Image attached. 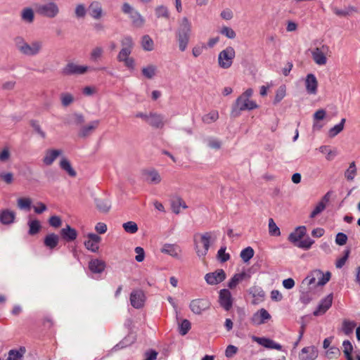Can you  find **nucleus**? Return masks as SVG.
<instances>
[{"instance_id": "1", "label": "nucleus", "mask_w": 360, "mask_h": 360, "mask_svg": "<svg viewBox=\"0 0 360 360\" xmlns=\"http://www.w3.org/2000/svg\"><path fill=\"white\" fill-rule=\"evenodd\" d=\"M192 32V25L187 17H183L178 21L176 39L179 49L184 51L188 47Z\"/></svg>"}, {"instance_id": "2", "label": "nucleus", "mask_w": 360, "mask_h": 360, "mask_svg": "<svg viewBox=\"0 0 360 360\" xmlns=\"http://www.w3.org/2000/svg\"><path fill=\"white\" fill-rule=\"evenodd\" d=\"M122 49L117 54V59L124 63V66L132 70L135 68V60L130 57L134 46V41L131 37L124 36L121 39Z\"/></svg>"}, {"instance_id": "3", "label": "nucleus", "mask_w": 360, "mask_h": 360, "mask_svg": "<svg viewBox=\"0 0 360 360\" xmlns=\"http://www.w3.org/2000/svg\"><path fill=\"white\" fill-rule=\"evenodd\" d=\"M217 239L215 232H205L194 236V246L197 255L200 258H204L207 254L210 245Z\"/></svg>"}, {"instance_id": "4", "label": "nucleus", "mask_w": 360, "mask_h": 360, "mask_svg": "<svg viewBox=\"0 0 360 360\" xmlns=\"http://www.w3.org/2000/svg\"><path fill=\"white\" fill-rule=\"evenodd\" d=\"M253 94L252 89H248L243 93L236 101L232 106L231 115L237 117L241 111L251 110L258 108V105L255 101L251 100L250 98Z\"/></svg>"}, {"instance_id": "5", "label": "nucleus", "mask_w": 360, "mask_h": 360, "mask_svg": "<svg viewBox=\"0 0 360 360\" xmlns=\"http://www.w3.org/2000/svg\"><path fill=\"white\" fill-rule=\"evenodd\" d=\"M14 43L18 51L26 56H35L39 54L44 46L41 40H33L27 43L22 37H16Z\"/></svg>"}, {"instance_id": "6", "label": "nucleus", "mask_w": 360, "mask_h": 360, "mask_svg": "<svg viewBox=\"0 0 360 360\" xmlns=\"http://www.w3.org/2000/svg\"><path fill=\"white\" fill-rule=\"evenodd\" d=\"M330 47L326 44H323L311 51V57L316 65L322 66L327 63V58L330 56Z\"/></svg>"}, {"instance_id": "7", "label": "nucleus", "mask_w": 360, "mask_h": 360, "mask_svg": "<svg viewBox=\"0 0 360 360\" xmlns=\"http://www.w3.org/2000/svg\"><path fill=\"white\" fill-rule=\"evenodd\" d=\"M236 56V52L232 46H228L218 55V65L221 68L228 69L232 64Z\"/></svg>"}, {"instance_id": "8", "label": "nucleus", "mask_w": 360, "mask_h": 360, "mask_svg": "<svg viewBox=\"0 0 360 360\" xmlns=\"http://www.w3.org/2000/svg\"><path fill=\"white\" fill-rule=\"evenodd\" d=\"M35 10L38 14L49 18H53L59 13V8L54 2L36 4Z\"/></svg>"}, {"instance_id": "9", "label": "nucleus", "mask_w": 360, "mask_h": 360, "mask_svg": "<svg viewBox=\"0 0 360 360\" xmlns=\"http://www.w3.org/2000/svg\"><path fill=\"white\" fill-rule=\"evenodd\" d=\"M122 11L124 13L127 14L132 21V24L136 27H141L144 24V19L141 14L136 11L128 3L122 5Z\"/></svg>"}, {"instance_id": "10", "label": "nucleus", "mask_w": 360, "mask_h": 360, "mask_svg": "<svg viewBox=\"0 0 360 360\" xmlns=\"http://www.w3.org/2000/svg\"><path fill=\"white\" fill-rule=\"evenodd\" d=\"M210 302L206 298H198L193 300L189 304V307L193 313L201 314L204 311L210 307Z\"/></svg>"}, {"instance_id": "11", "label": "nucleus", "mask_w": 360, "mask_h": 360, "mask_svg": "<svg viewBox=\"0 0 360 360\" xmlns=\"http://www.w3.org/2000/svg\"><path fill=\"white\" fill-rule=\"evenodd\" d=\"M226 278V274L221 269H218L213 272H210L205 275L206 283L210 285H217L224 281Z\"/></svg>"}, {"instance_id": "12", "label": "nucleus", "mask_w": 360, "mask_h": 360, "mask_svg": "<svg viewBox=\"0 0 360 360\" xmlns=\"http://www.w3.org/2000/svg\"><path fill=\"white\" fill-rule=\"evenodd\" d=\"M89 68L87 65H79L71 62L63 68L62 73L64 75H84Z\"/></svg>"}, {"instance_id": "13", "label": "nucleus", "mask_w": 360, "mask_h": 360, "mask_svg": "<svg viewBox=\"0 0 360 360\" xmlns=\"http://www.w3.org/2000/svg\"><path fill=\"white\" fill-rule=\"evenodd\" d=\"M219 302L220 306L226 311H229L233 305V298L228 289H221L219 291Z\"/></svg>"}, {"instance_id": "14", "label": "nucleus", "mask_w": 360, "mask_h": 360, "mask_svg": "<svg viewBox=\"0 0 360 360\" xmlns=\"http://www.w3.org/2000/svg\"><path fill=\"white\" fill-rule=\"evenodd\" d=\"M146 297L141 290H134L130 294V303L134 308L141 309L143 307Z\"/></svg>"}, {"instance_id": "15", "label": "nucleus", "mask_w": 360, "mask_h": 360, "mask_svg": "<svg viewBox=\"0 0 360 360\" xmlns=\"http://www.w3.org/2000/svg\"><path fill=\"white\" fill-rule=\"evenodd\" d=\"M86 237L87 239L84 243L85 248L92 252H97L99 249V243L101 240V238L92 233H88Z\"/></svg>"}, {"instance_id": "16", "label": "nucleus", "mask_w": 360, "mask_h": 360, "mask_svg": "<svg viewBox=\"0 0 360 360\" xmlns=\"http://www.w3.org/2000/svg\"><path fill=\"white\" fill-rule=\"evenodd\" d=\"M306 91L309 94L316 95L317 94L318 81L314 74H308L304 81Z\"/></svg>"}, {"instance_id": "17", "label": "nucleus", "mask_w": 360, "mask_h": 360, "mask_svg": "<svg viewBox=\"0 0 360 360\" xmlns=\"http://www.w3.org/2000/svg\"><path fill=\"white\" fill-rule=\"evenodd\" d=\"M333 302V295L329 294L321 300L317 309L314 311V316H320L325 314L331 307Z\"/></svg>"}, {"instance_id": "18", "label": "nucleus", "mask_w": 360, "mask_h": 360, "mask_svg": "<svg viewBox=\"0 0 360 360\" xmlns=\"http://www.w3.org/2000/svg\"><path fill=\"white\" fill-rule=\"evenodd\" d=\"M318 357V350L314 346L305 347L299 354L300 360H315Z\"/></svg>"}, {"instance_id": "19", "label": "nucleus", "mask_w": 360, "mask_h": 360, "mask_svg": "<svg viewBox=\"0 0 360 360\" xmlns=\"http://www.w3.org/2000/svg\"><path fill=\"white\" fill-rule=\"evenodd\" d=\"M161 252L174 258L179 259L181 257V249L176 244L166 243L161 248Z\"/></svg>"}, {"instance_id": "20", "label": "nucleus", "mask_w": 360, "mask_h": 360, "mask_svg": "<svg viewBox=\"0 0 360 360\" xmlns=\"http://www.w3.org/2000/svg\"><path fill=\"white\" fill-rule=\"evenodd\" d=\"M331 9L335 15L338 17H348L358 12L356 7L354 6H347L342 8L336 6H331Z\"/></svg>"}, {"instance_id": "21", "label": "nucleus", "mask_w": 360, "mask_h": 360, "mask_svg": "<svg viewBox=\"0 0 360 360\" xmlns=\"http://www.w3.org/2000/svg\"><path fill=\"white\" fill-rule=\"evenodd\" d=\"M88 12L92 18L99 20L103 15L101 4L97 1L91 2L89 6Z\"/></svg>"}, {"instance_id": "22", "label": "nucleus", "mask_w": 360, "mask_h": 360, "mask_svg": "<svg viewBox=\"0 0 360 360\" xmlns=\"http://www.w3.org/2000/svg\"><path fill=\"white\" fill-rule=\"evenodd\" d=\"M271 319V315L264 309H261L253 314L252 322L255 325H261Z\"/></svg>"}, {"instance_id": "23", "label": "nucleus", "mask_w": 360, "mask_h": 360, "mask_svg": "<svg viewBox=\"0 0 360 360\" xmlns=\"http://www.w3.org/2000/svg\"><path fill=\"white\" fill-rule=\"evenodd\" d=\"M306 233L307 229L304 226H298L289 235L288 240L296 246L297 243L302 240Z\"/></svg>"}, {"instance_id": "24", "label": "nucleus", "mask_w": 360, "mask_h": 360, "mask_svg": "<svg viewBox=\"0 0 360 360\" xmlns=\"http://www.w3.org/2000/svg\"><path fill=\"white\" fill-rule=\"evenodd\" d=\"M252 340L255 342H256L258 344L264 346L266 348H268V349H277V350H281L282 349V346L280 344L274 342V340H272L271 339H269V338H259V337L254 336L252 338Z\"/></svg>"}, {"instance_id": "25", "label": "nucleus", "mask_w": 360, "mask_h": 360, "mask_svg": "<svg viewBox=\"0 0 360 360\" xmlns=\"http://www.w3.org/2000/svg\"><path fill=\"white\" fill-rule=\"evenodd\" d=\"M16 214L9 209H4L0 212V222L4 225H10L14 223Z\"/></svg>"}, {"instance_id": "26", "label": "nucleus", "mask_w": 360, "mask_h": 360, "mask_svg": "<svg viewBox=\"0 0 360 360\" xmlns=\"http://www.w3.org/2000/svg\"><path fill=\"white\" fill-rule=\"evenodd\" d=\"M100 124V121L98 120H93L89 122L88 124L83 126L81 127L79 131V136L82 138H85L89 136L94 130H95L98 125Z\"/></svg>"}, {"instance_id": "27", "label": "nucleus", "mask_w": 360, "mask_h": 360, "mask_svg": "<svg viewBox=\"0 0 360 360\" xmlns=\"http://www.w3.org/2000/svg\"><path fill=\"white\" fill-rule=\"evenodd\" d=\"M170 206L172 212L176 214H179L181 212V207L183 209L188 208L185 201L179 196H173L171 198Z\"/></svg>"}, {"instance_id": "28", "label": "nucleus", "mask_w": 360, "mask_h": 360, "mask_svg": "<svg viewBox=\"0 0 360 360\" xmlns=\"http://www.w3.org/2000/svg\"><path fill=\"white\" fill-rule=\"evenodd\" d=\"M105 268L104 261L99 259H92L89 262V269L93 274H101Z\"/></svg>"}, {"instance_id": "29", "label": "nucleus", "mask_w": 360, "mask_h": 360, "mask_svg": "<svg viewBox=\"0 0 360 360\" xmlns=\"http://www.w3.org/2000/svg\"><path fill=\"white\" fill-rule=\"evenodd\" d=\"M62 154V150L58 149H49L45 153L43 162L47 165H51L56 158Z\"/></svg>"}, {"instance_id": "30", "label": "nucleus", "mask_w": 360, "mask_h": 360, "mask_svg": "<svg viewBox=\"0 0 360 360\" xmlns=\"http://www.w3.org/2000/svg\"><path fill=\"white\" fill-rule=\"evenodd\" d=\"M312 276L316 279L317 285L323 286L329 281L331 274L329 271L324 274L321 270L316 269L312 271Z\"/></svg>"}, {"instance_id": "31", "label": "nucleus", "mask_w": 360, "mask_h": 360, "mask_svg": "<svg viewBox=\"0 0 360 360\" xmlns=\"http://www.w3.org/2000/svg\"><path fill=\"white\" fill-rule=\"evenodd\" d=\"M60 236L66 241H73L77 237V231L70 225H66L60 230Z\"/></svg>"}, {"instance_id": "32", "label": "nucleus", "mask_w": 360, "mask_h": 360, "mask_svg": "<svg viewBox=\"0 0 360 360\" xmlns=\"http://www.w3.org/2000/svg\"><path fill=\"white\" fill-rule=\"evenodd\" d=\"M95 203L97 209L101 212H108L111 207V203L108 198H96Z\"/></svg>"}, {"instance_id": "33", "label": "nucleus", "mask_w": 360, "mask_h": 360, "mask_svg": "<svg viewBox=\"0 0 360 360\" xmlns=\"http://www.w3.org/2000/svg\"><path fill=\"white\" fill-rule=\"evenodd\" d=\"M249 277L248 274L245 272H242L240 274H236L233 275V276L230 279V281L228 283V287L230 289L235 288L237 285L245 279L246 278Z\"/></svg>"}, {"instance_id": "34", "label": "nucleus", "mask_w": 360, "mask_h": 360, "mask_svg": "<svg viewBox=\"0 0 360 360\" xmlns=\"http://www.w3.org/2000/svg\"><path fill=\"white\" fill-rule=\"evenodd\" d=\"M60 168L66 172L69 176L72 177H75L77 175L75 170L72 168L70 161L65 158H63L60 161Z\"/></svg>"}, {"instance_id": "35", "label": "nucleus", "mask_w": 360, "mask_h": 360, "mask_svg": "<svg viewBox=\"0 0 360 360\" xmlns=\"http://www.w3.org/2000/svg\"><path fill=\"white\" fill-rule=\"evenodd\" d=\"M59 241V236L55 233L48 234L44 238V245L50 248L53 249L56 248Z\"/></svg>"}, {"instance_id": "36", "label": "nucleus", "mask_w": 360, "mask_h": 360, "mask_svg": "<svg viewBox=\"0 0 360 360\" xmlns=\"http://www.w3.org/2000/svg\"><path fill=\"white\" fill-rule=\"evenodd\" d=\"M104 53V49L101 46H95L93 48L90 52L89 58L92 62H98L100 60Z\"/></svg>"}, {"instance_id": "37", "label": "nucleus", "mask_w": 360, "mask_h": 360, "mask_svg": "<svg viewBox=\"0 0 360 360\" xmlns=\"http://www.w3.org/2000/svg\"><path fill=\"white\" fill-rule=\"evenodd\" d=\"M25 348L21 347L19 349H11L8 352V356L6 360H22Z\"/></svg>"}, {"instance_id": "38", "label": "nucleus", "mask_w": 360, "mask_h": 360, "mask_svg": "<svg viewBox=\"0 0 360 360\" xmlns=\"http://www.w3.org/2000/svg\"><path fill=\"white\" fill-rule=\"evenodd\" d=\"M356 326V324L354 321L345 319L342 322L341 330L345 335H349L353 333Z\"/></svg>"}, {"instance_id": "39", "label": "nucleus", "mask_w": 360, "mask_h": 360, "mask_svg": "<svg viewBox=\"0 0 360 360\" xmlns=\"http://www.w3.org/2000/svg\"><path fill=\"white\" fill-rule=\"evenodd\" d=\"M302 285L303 287L307 286L308 290L318 286L316 279L312 276V271L302 281Z\"/></svg>"}, {"instance_id": "40", "label": "nucleus", "mask_w": 360, "mask_h": 360, "mask_svg": "<svg viewBox=\"0 0 360 360\" xmlns=\"http://www.w3.org/2000/svg\"><path fill=\"white\" fill-rule=\"evenodd\" d=\"M157 176L158 174L155 169H145L142 172L143 179L148 182H155Z\"/></svg>"}, {"instance_id": "41", "label": "nucleus", "mask_w": 360, "mask_h": 360, "mask_svg": "<svg viewBox=\"0 0 360 360\" xmlns=\"http://www.w3.org/2000/svg\"><path fill=\"white\" fill-rule=\"evenodd\" d=\"M17 205L21 210H30L32 205V200L30 198H19L17 200Z\"/></svg>"}, {"instance_id": "42", "label": "nucleus", "mask_w": 360, "mask_h": 360, "mask_svg": "<svg viewBox=\"0 0 360 360\" xmlns=\"http://www.w3.org/2000/svg\"><path fill=\"white\" fill-rule=\"evenodd\" d=\"M29 231L28 233L31 236L37 234L41 229L40 222L37 220H29L28 223Z\"/></svg>"}, {"instance_id": "43", "label": "nucleus", "mask_w": 360, "mask_h": 360, "mask_svg": "<svg viewBox=\"0 0 360 360\" xmlns=\"http://www.w3.org/2000/svg\"><path fill=\"white\" fill-rule=\"evenodd\" d=\"M345 121L346 120L345 118H342L339 124L332 127L328 131V136L333 138L338 135L339 133H340L344 129Z\"/></svg>"}, {"instance_id": "44", "label": "nucleus", "mask_w": 360, "mask_h": 360, "mask_svg": "<svg viewBox=\"0 0 360 360\" xmlns=\"http://www.w3.org/2000/svg\"><path fill=\"white\" fill-rule=\"evenodd\" d=\"M159 17L165 18L168 22L167 29L171 30H172V20L169 18V12L167 7L161 6H159Z\"/></svg>"}, {"instance_id": "45", "label": "nucleus", "mask_w": 360, "mask_h": 360, "mask_svg": "<svg viewBox=\"0 0 360 360\" xmlns=\"http://www.w3.org/2000/svg\"><path fill=\"white\" fill-rule=\"evenodd\" d=\"M218 118V112L217 110H212L202 117V121L206 124H210L214 122Z\"/></svg>"}, {"instance_id": "46", "label": "nucleus", "mask_w": 360, "mask_h": 360, "mask_svg": "<svg viewBox=\"0 0 360 360\" xmlns=\"http://www.w3.org/2000/svg\"><path fill=\"white\" fill-rule=\"evenodd\" d=\"M122 227L127 233H131V234H134V233H136L139 229L136 223H135L134 221H129L126 223H124L122 224Z\"/></svg>"}, {"instance_id": "47", "label": "nucleus", "mask_w": 360, "mask_h": 360, "mask_svg": "<svg viewBox=\"0 0 360 360\" xmlns=\"http://www.w3.org/2000/svg\"><path fill=\"white\" fill-rule=\"evenodd\" d=\"M240 256L244 262H248L254 256V250L248 247L240 252Z\"/></svg>"}, {"instance_id": "48", "label": "nucleus", "mask_w": 360, "mask_h": 360, "mask_svg": "<svg viewBox=\"0 0 360 360\" xmlns=\"http://www.w3.org/2000/svg\"><path fill=\"white\" fill-rule=\"evenodd\" d=\"M356 174V169L354 162L350 163L349 168L345 173V178L349 181H352Z\"/></svg>"}, {"instance_id": "49", "label": "nucleus", "mask_w": 360, "mask_h": 360, "mask_svg": "<svg viewBox=\"0 0 360 360\" xmlns=\"http://www.w3.org/2000/svg\"><path fill=\"white\" fill-rule=\"evenodd\" d=\"M153 41L148 35L142 37L141 46L145 51H151L153 49Z\"/></svg>"}, {"instance_id": "50", "label": "nucleus", "mask_w": 360, "mask_h": 360, "mask_svg": "<svg viewBox=\"0 0 360 360\" xmlns=\"http://www.w3.org/2000/svg\"><path fill=\"white\" fill-rule=\"evenodd\" d=\"M269 232L271 236H278L281 234L279 228L272 218L269 219Z\"/></svg>"}, {"instance_id": "51", "label": "nucleus", "mask_w": 360, "mask_h": 360, "mask_svg": "<svg viewBox=\"0 0 360 360\" xmlns=\"http://www.w3.org/2000/svg\"><path fill=\"white\" fill-rule=\"evenodd\" d=\"M319 151L322 153L326 154V159L328 160H332L334 157L337 155L336 151L331 150L328 146H322L319 148Z\"/></svg>"}, {"instance_id": "52", "label": "nucleus", "mask_w": 360, "mask_h": 360, "mask_svg": "<svg viewBox=\"0 0 360 360\" xmlns=\"http://www.w3.org/2000/svg\"><path fill=\"white\" fill-rule=\"evenodd\" d=\"M286 93V88L284 85L279 86L276 92L274 98V103H279L285 96Z\"/></svg>"}, {"instance_id": "53", "label": "nucleus", "mask_w": 360, "mask_h": 360, "mask_svg": "<svg viewBox=\"0 0 360 360\" xmlns=\"http://www.w3.org/2000/svg\"><path fill=\"white\" fill-rule=\"evenodd\" d=\"M22 18L25 21H27L28 22H32L34 20L33 11L30 8H25L22 11Z\"/></svg>"}, {"instance_id": "54", "label": "nucleus", "mask_w": 360, "mask_h": 360, "mask_svg": "<svg viewBox=\"0 0 360 360\" xmlns=\"http://www.w3.org/2000/svg\"><path fill=\"white\" fill-rule=\"evenodd\" d=\"M314 243V241L308 237L304 240H301L298 243H297L296 246L299 248L309 250Z\"/></svg>"}, {"instance_id": "55", "label": "nucleus", "mask_w": 360, "mask_h": 360, "mask_svg": "<svg viewBox=\"0 0 360 360\" xmlns=\"http://www.w3.org/2000/svg\"><path fill=\"white\" fill-rule=\"evenodd\" d=\"M147 124L153 127H158V115L155 112H150L147 115V118L145 121Z\"/></svg>"}, {"instance_id": "56", "label": "nucleus", "mask_w": 360, "mask_h": 360, "mask_svg": "<svg viewBox=\"0 0 360 360\" xmlns=\"http://www.w3.org/2000/svg\"><path fill=\"white\" fill-rule=\"evenodd\" d=\"M226 248L225 246L221 247L217 252V258L221 262H225L230 259V255L226 253Z\"/></svg>"}, {"instance_id": "57", "label": "nucleus", "mask_w": 360, "mask_h": 360, "mask_svg": "<svg viewBox=\"0 0 360 360\" xmlns=\"http://www.w3.org/2000/svg\"><path fill=\"white\" fill-rule=\"evenodd\" d=\"M220 33L229 39H234L236 36L235 31L232 28L226 26L221 29Z\"/></svg>"}, {"instance_id": "58", "label": "nucleus", "mask_w": 360, "mask_h": 360, "mask_svg": "<svg viewBox=\"0 0 360 360\" xmlns=\"http://www.w3.org/2000/svg\"><path fill=\"white\" fill-rule=\"evenodd\" d=\"M86 8L82 4H78L75 10V15L77 18H84L86 14Z\"/></svg>"}, {"instance_id": "59", "label": "nucleus", "mask_w": 360, "mask_h": 360, "mask_svg": "<svg viewBox=\"0 0 360 360\" xmlns=\"http://www.w3.org/2000/svg\"><path fill=\"white\" fill-rule=\"evenodd\" d=\"M207 145L210 148L219 150L221 146V141L215 138H209L207 139Z\"/></svg>"}, {"instance_id": "60", "label": "nucleus", "mask_w": 360, "mask_h": 360, "mask_svg": "<svg viewBox=\"0 0 360 360\" xmlns=\"http://www.w3.org/2000/svg\"><path fill=\"white\" fill-rule=\"evenodd\" d=\"M142 73L146 78L151 79L155 75V68L152 65L143 68L142 69Z\"/></svg>"}, {"instance_id": "61", "label": "nucleus", "mask_w": 360, "mask_h": 360, "mask_svg": "<svg viewBox=\"0 0 360 360\" xmlns=\"http://www.w3.org/2000/svg\"><path fill=\"white\" fill-rule=\"evenodd\" d=\"M191 328V323L188 320L184 319L180 324L179 333L182 335H185Z\"/></svg>"}, {"instance_id": "62", "label": "nucleus", "mask_w": 360, "mask_h": 360, "mask_svg": "<svg viewBox=\"0 0 360 360\" xmlns=\"http://www.w3.org/2000/svg\"><path fill=\"white\" fill-rule=\"evenodd\" d=\"M326 208V205L323 204V202H319L314 210L311 212L310 214L311 218H314L316 216L322 212Z\"/></svg>"}, {"instance_id": "63", "label": "nucleus", "mask_w": 360, "mask_h": 360, "mask_svg": "<svg viewBox=\"0 0 360 360\" xmlns=\"http://www.w3.org/2000/svg\"><path fill=\"white\" fill-rule=\"evenodd\" d=\"M205 49L206 46L203 44H196L192 49V54L195 58H197L202 53Z\"/></svg>"}, {"instance_id": "64", "label": "nucleus", "mask_w": 360, "mask_h": 360, "mask_svg": "<svg viewBox=\"0 0 360 360\" xmlns=\"http://www.w3.org/2000/svg\"><path fill=\"white\" fill-rule=\"evenodd\" d=\"M342 349L345 354V356H348L349 354H352L353 351V346L349 340H344L342 342Z\"/></svg>"}]
</instances>
